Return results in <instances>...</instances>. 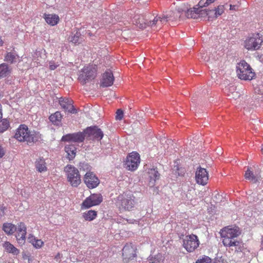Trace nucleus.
Here are the masks:
<instances>
[{
  "label": "nucleus",
  "instance_id": "46",
  "mask_svg": "<svg viewBox=\"0 0 263 263\" xmlns=\"http://www.w3.org/2000/svg\"><path fill=\"white\" fill-rule=\"evenodd\" d=\"M5 154L4 151L2 146L0 145V158H2Z\"/></svg>",
  "mask_w": 263,
  "mask_h": 263
},
{
  "label": "nucleus",
  "instance_id": "29",
  "mask_svg": "<svg viewBox=\"0 0 263 263\" xmlns=\"http://www.w3.org/2000/svg\"><path fill=\"white\" fill-rule=\"evenodd\" d=\"M3 230L8 235H11L16 230V227L11 223H4Z\"/></svg>",
  "mask_w": 263,
  "mask_h": 263
},
{
  "label": "nucleus",
  "instance_id": "15",
  "mask_svg": "<svg viewBox=\"0 0 263 263\" xmlns=\"http://www.w3.org/2000/svg\"><path fill=\"white\" fill-rule=\"evenodd\" d=\"M15 231L16 232L15 237L17 242L21 245H24L25 242L27 234V228L25 223L23 222L18 223Z\"/></svg>",
  "mask_w": 263,
  "mask_h": 263
},
{
  "label": "nucleus",
  "instance_id": "53",
  "mask_svg": "<svg viewBox=\"0 0 263 263\" xmlns=\"http://www.w3.org/2000/svg\"><path fill=\"white\" fill-rule=\"evenodd\" d=\"M261 151H262V154H263V145H262V148H261Z\"/></svg>",
  "mask_w": 263,
  "mask_h": 263
},
{
  "label": "nucleus",
  "instance_id": "19",
  "mask_svg": "<svg viewBox=\"0 0 263 263\" xmlns=\"http://www.w3.org/2000/svg\"><path fill=\"white\" fill-rule=\"evenodd\" d=\"M64 151L67 154L66 158L69 160H72L76 157L77 148L72 144H66L64 147Z\"/></svg>",
  "mask_w": 263,
  "mask_h": 263
},
{
  "label": "nucleus",
  "instance_id": "4",
  "mask_svg": "<svg viewBox=\"0 0 263 263\" xmlns=\"http://www.w3.org/2000/svg\"><path fill=\"white\" fill-rule=\"evenodd\" d=\"M236 72L238 78L243 80H251L255 76L252 68L244 60L237 64Z\"/></svg>",
  "mask_w": 263,
  "mask_h": 263
},
{
  "label": "nucleus",
  "instance_id": "22",
  "mask_svg": "<svg viewBox=\"0 0 263 263\" xmlns=\"http://www.w3.org/2000/svg\"><path fill=\"white\" fill-rule=\"evenodd\" d=\"M148 175L149 178V185L154 186L157 180H158L160 177V174L156 168L149 169Z\"/></svg>",
  "mask_w": 263,
  "mask_h": 263
},
{
  "label": "nucleus",
  "instance_id": "34",
  "mask_svg": "<svg viewBox=\"0 0 263 263\" xmlns=\"http://www.w3.org/2000/svg\"><path fill=\"white\" fill-rule=\"evenodd\" d=\"M195 263H212V259L208 256L203 255L197 259Z\"/></svg>",
  "mask_w": 263,
  "mask_h": 263
},
{
  "label": "nucleus",
  "instance_id": "32",
  "mask_svg": "<svg viewBox=\"0 0 263 263\" xmlns=\"http://www.w3.org/2000/svg\"><path fill=\"white\" fill-rule=\"evenodd\" d=\"M10 126L9 121L7 119H4L0 121V133L6 131Z\"/></svg>",
  "mask_w": 263,
  "mask_h": 263
},
{
  "label": "nucleus",
  "instance_id": "13",
  "mask_svg": "<svg viewBox=\"0 0 263 263\" xmlns=\"http://www.w3.org/2000/svg\"><path fill=\"white\" fill-rule=\"evenodd\" d=\"M84 131L81 132L67 134L63 135L61 139L62 142H72L74 143H81L85 140Z\"/></svg>",
  "mask_w": 263,
  "mask_h": 263
},
{
  "label": "nucleus",
  "instance_id": "41",
  "mask_svg": "<svg viewBox=\"0 0 263 263\" xmlns=\"http://www.w3.org/2000/svg\"><path fill=\"white\" fill-rule=\"evenodd\" d=\"M36 239V238L32 234H29L28 237V241L31 243L33 246L34 245V243H35Z\"/></svg>",
  "mask_w": 263,
  "mask_h": 263
},
{
  "label": "nucleus",
  "instance_id": "23",
  "mask_svg": "<svg viewBox=\"0 0 263 263\" xmlns=\"http://www.w3.org/2000/svg\"><path fill=\"white\" fill-rule=\"evenodd\" d=\"M69 42L78 45L81 44L83 41V39L81 37V34L79 30H77L75 33L72 32L68 37Z\"/></svg>",
  "mask_w": 263,
  "mask_h": 263
},
{
  "label": "nucleus",
  "instance_id": "17",
  "mask_svg": "<svg viewBox=\"0 0 263 263\" xmlns=\"http://www.w3.org/2000/svg\"><path fill=\"white\" fill-rule=\"evenodd\" d=\"M114 80V77L111 71L107 70L102 75L100 86L102 87L110 86L113 84Z\"/></svg>",
  "mask_w": 263,
  "mask_h": 263
},
{
  "label": "nucleus",
  "instance_id": "9",
  "mask_svg": "<svg viewBox=\"0 0 263 263\" xmlns=\"http://www.w3.org/2000/svg\"><path fill=\"white\" fill-rule=\"evenodd\" d=\"M103 201L101 194H92L87 197L81 204L82 209H89L93 206L100 204Z\"/></svg>",
  "mask_w": 263,
  "mask_h": 263
},
{
  "label": "nucleus",
  "instance_id": "28",
  "mask_svg": "<svg viewBox=\"0 0 263 263\" xmlns=\"http://www.w3.org/2000/svg\"><path fill=\"white\" fill-rule=\"evenodd\" d=\"M3 247L7 252L11 253L13 255H18L20 253V250L15 248L12 244L9 241L5 242L3 245Z\"/></svg>",
  "mask_w": 263,
  "mask_h": 263
},
{
  "label": "nucleus",
  "instance_id": "43",
  "mask_svg": "<svg viewBox=\"0 0 263 263\" xmlns=\"http://www.w3.org/2000/svg\"><path fill=\"white\" fill-rule=\"evenodd\" d=\"M59 65H56L54 62L51 61L49 62V68L51 70L55 69Z\"/></svg>",
  "mask_w": 263,
  "mask_h": 263
},
{
  "label": "nucleus",
  "instance_id": "20",
  "mask_svg": "<svg viewBox=\"0 0 263 263\" xmlns=\"http://www.w3.org/2000/svg\"><path fill=\"white\" fill-rule=\"evenodd\" d=\"M259 173V171H256L254 172L248 167L247 170L246 171L245 177L246 179L255 183L259 180L260 177Z\"/></svg>",
  "mask_w": 263,
  "mask_h": 263
},
{
  "label": "nucleus",
  "instance_id": "51",
  "mask_svg": "<svg viewBox=\"0 0 263 263\" xmlns=\"http://www.w3.org/2000/svg\"><path fill=\"white\" fill-rule=\"evenodd\" d=\"M59 254H58L57 256H55V258L59 257Z\"/></svg>",
  "mask_w": 263,
  "mask_h": 263
},
{
  "label": "nucleus",
  "instance_id": "10",
  "mask_svg": "<svg viewBox=\"0 0 263 263\" xmlns=\"http://www.w3.org/2000/svg\"><path fill=\"white\" fill-rule=\"evenodd\" d=\"M137 256V249L132 243H126L122 249L123 261L127 263Z\"/></svg>",
  "mask_w": 263,
  "mask_h": 263
},
{
  "label": "nucleus",
  "instance_id": "50",
  "mask_svg": "<svg viewBox=\"0 0 263 263\" xmlns=\"http://www.w3.org/2000/svg\"><path fill=\"white\" fill-rule=\"evenodd\" d=\"M127 221L129 223H133V221H135V220L134 219H129V220L127 219Z\"/></svg>",
  "mask_w": 263,
  "mask_h": 263
},
{
  "label": "nucleus",
  "instance_id": "44",
  "mask_svg": "<svg viewBox=\"0 0 263 263\" xmlns=\"http://www.w3.org/2000/svg\"><path fill=\"white\" fill-rule=\"evenodd\" d=\"M238 6H237V5H230V10H235V11H236L238 10Z\"/></svg>",
  "mask_w": 263,
  "mask_h": 263
},
{
  "label": "nucleus",
  "instance_id": "5",
  "mask_svg": "<svg viewBox=\"0 0 263 263\" xmlns=\"http://www.w3.org/2000/svg\"><path fill=\"white\" fill-rule=\"evenodd\" d=\"M64 172L66 173L67 180L72 186L77 187L81 182V175L79 170L71 164H67L64 167Z\"/></svg>",
  "mask_w": 263,
  "mask_h": 263
},
{
  "label": "nucleus",
  "instance_id": "36",
  "mask_svg": "<svg viewBox=\"0 0 263 263\" xmlns=\"http://www.w3.org/2000/svg\"><path fill=\"white\" fill-rule=\"evenodd\" d=\"M79 168L81 171L83 170L87 172L90 171L91 166L87 163L80 162L79 164Z\"/></svg>",
  "mask_w": 263,
  "mask_h": 263
},
{
  "label": "nucleus",
  "instance_id": "42",
  "mask_svg": "<svg viewBox=\"0 0 263 263\" xmlns=\"http://www.w3.org/2000/svg\"><path fill=\"white\" fill-rule=\"evenodd\" d=\"M7 208L4 205H0V218L4 216Z\"/></svg>",
  "mask_w": 263,
  "mask_h": 263
},
{
  "label": "nucleus",
  "instance_id": "47",
  "mask_svg": "<svg viewBox=\"0 0 263 263\" xmlns=\"http://www.w3.org/2000/svg\"><path fill=\"white\" fill-rule=\"evenodd\" d=\"M260 249L263 251V235L261 236V238Z\"/></svg>",
  "mask_w": 263,
  "mask_h": 263
},
{
  "label": "nucleus",
  "instance_id": "6",
  "mask_svg": "<svg viewBox=\"0 0 263 263\" xmlns=\"http://www.w3.org/2000/svg\"><path fill=\"white\" fill-rule=\"evenodd\" d=\"M97 73V69L93 65L84 66L80 71L78 80L81 84L84 85L91 79H93Z\"/></svg>",
  "mask_w": 263,
  "mask_h": 263
},
{
  "label": "nucleus",
  "instance_id": "18",
  "mask_svg": "<svg viewBox=\"0 0 263 263\" xmlns=\"http://www.w3.org/2000/svg\"><path fill=\"white\" fill-rule=\"evenodd\" d=\"M59 102L61 107L65 111H68L70 113H76V109L72 105L73 101L71 99L67 98L61 97L59 99Z\"/></svg>",
  "mask_w": 263,
  "mask_h": 263
},
{
  "label": "nucleus",
  "instance_id": "45",
  "mask_svg": "<svg viewBox=\"0 0 263 263\" xmlns=\"http://www.w3.org/2000/svg\"><path fill=\"white\" fill-rule=\"evenodd\" d=\"M140 15H135L134 17H133V18L135 20V21L137 20H139L138 22L137 21H136V23H140L141 22H142V21H141L140 20Z\"/></svg>",
  "mask_w": 263,
  "mask_h": 263
},
{
  "label": "nucleus",
  "instance_id": "48",
  "mask_svg": "<svg viewBox=\"0 0 263 263\" xmlns=\"http://www.w3.org/2000/svg\"><path fill=\"white\" fill-rule=\"evenodd\" d=\"M3 114H2V105L0 104V119L2 118Z\"/></svg>",
  "mask_w": 263,
  "mask_h": 263
},
{
  "label": "nucleus",
  "instance_id": "35",
  "mask_svg": "<svg viewBox=\"0 0 263 263\" xmlns=\"http://www.w3.org/2000/svg\"><path fill=\"white\" fill-rule=\"evenodd\" d=\"M173 171L179 176H183L185 173L184 168L180 167L178 163L174 166Z\"/></svg>",
  "mask_w": 263,
  "mask_h": 263
},
{
  "label": "nucleus",
  "instance_id": "26",
  "mask_svg": "<svg viewBox=\"0 0 263 263\" xmlns=\"http://www.w3.org/2000/svg\"><path fill=\"white\" fill-rule=\"evenodd\" d=\"M62 116L60 111H56L51 114L49 119L50 121L54 125L59 126L61 124Z\"/></svg>",
  "mask_w": 263,
  "mask_h": 263
},
{
  "label": "nucleus",
  "instance_id": "14",
  "mask_svg": "<svg viewBox=\"0 0 263 263\" xmlns=\"http://www.w3.org/2000/svg\"><path fill=\"white\" fill-rule=\"evenodd\" d=\"M30 131L25 124H21L16 130L14 138L20 142H27Z\"/></svg>",
  "mask_w": 263,
  "mask_h": 263
},
{
  "label": "nucleus",
  "instance_id": "52",
  "mask_svg": "<svg viewBox=\"0 0 263 263\" xmlns=\"http://www.w3.org/2000/svg\"><path fill=\"white\" fill-rule=\"evenodd\" d=\"M59 254H58L57 256H55V258L59 257Z\"/></svg>",
  "mask_w": 263,
  "mask_h": 263
},
{
  "label": "nucleus",
  "instance_id": "39",
  "mask_svg": "<svg viewBox=\"0 0 263 263\" xmlns=\"http://www.w3.org/2000/svg\"><path fill=\"white\" fill-rule=\"evenodd\" d=\"M149 263H162L160 256L157 255L153 259H149Z\"/></svg>",
  "mask_w": 263,
  "mask_h": 263
},
{
  "label": "nucleus",
  "instance_id": "3",
  "mask_svg": "<svg viewBox=\"0 0 263 263\" xmlns=\"http://www.w3.org/2000/svg\"><path fill=\"white\" fill-rule=\"evenodd\" d=\"M135 197L127 192L120 194L115 200V204L120 210L131 211L135 204Z\"/></svg>",
  "mask_w": 263,
  "mask_h": 263
},
{
  "label": "nucleus",
  "instance_id": "8",
  "mask_svg": "<svg viewBox=\"0 0 263 263\" xmlns=\"http://www.w3.org/2000/svg\"><path fill=\"white\" fill-rule=\"evenodd\" d=\"M199 245L198 237L194 234L187 235L183 240V247L188 252H193Z\"/></svg>",
  "mask_w": 263,
  "mask_h": 263
},
{
  "label": "nucleus",
  "instance_id": "30",
  "mask_svg": "<svg viewBox=\"0 0 263 263\" xmlns=\"http://www.w3.org/2000/svg\"><path fill=\"white\" fill-rule=\"evenodd\" d=\"M82 217L86 221H92L97 217V212L91 210L86 211L82 214Z\"/></svg>",
  "mask_w": 263,
  "mask_h": 263
},
{
  "label": "nucleus",
  "instance_id": "1",
  "mask_svg": "<svg viewBox=\"0 0 263 263\" xmlns=\"http://www.w3.org/2000/svg\"><path fill=\"white\" fill-rule=\"evenodd\" d=\"M241 231L238 227H227L221 230L220 235L225 247H239L240 242L237 240Z\"/></svg>",
  "mask_w": 263,
  "mask_h": 263
},
{
  "label": "nucleus",
  "instance_id": "11",
  "mask_svg": "<svg viewBox=\"0 0 263 263\" xmlns=\"http://www.w3.org/2000/svg\"><path fill=\"white\" fill-rule=\"evenodd\" d=\"M84 131L85 138H89L93 140L100 141L104 136L102 130L96 126L87 127Z\"/></svg>",
  "mask_w": 263,
  "mask_h": 263
},
{
  "label": "nucleus",
  "instance_id": "12",
  "mask_svg": "<svg viewBox=\"0 0 263 263\" xmlns=\"http://www.w3.org/2000/svg\"><path fill=\"white\" fill-rule=\"evenodd\" d=\"M84 182L89 189L97 187L100 184V180L92 172H86L83 178Z\"/></svg>",
  "mask_w": 263,
  "mask_h": 263
},
{
  "label": "nucleus",
  "instance_id": "24",
  "mask_svg": "<svg viewBox=\"0 0 263 263\" xmlns=\"http://www.w3.org/2000/svg\"><path fill=\"white\" fill-rule=\"evenodd\" d=\"M42 135L39 132L33 131L30 132L27 142L28 143H36L42 141Z\"/></svg>",
  "mask_w": 263,
  "mask_h": 263
},
{
  "label": "nucleus",
  "instance_id": "7",
  "mask_svg": "<svg viewBox=\"0 0 263 263\" xmlns=\"http://www.w3.org/2000/svg\"><path fill=\"white\" fill-rule=\"evenodd\" d=\"M140 163V155L136 152H133L127 156L124 166L128 171H135L138 168Z\"/></svg>",
  "mask_w": 263,
  "mask_h": 263
},
{
  "label": "nucleus",
  "instance_id": "27",
  "mask_svg": "<svg viewBox=\"0 0 263 263\" xmlns=\"http://www.w3.org/2000/svg\"><path fill=\"white\" fill-rule=\"evenodd\" d=\"M18 58V55L15 52H9L5 54L4 61L8 64H12L17 62Z\"/></svg>",
  "mask_w": 263,
  "mask_h": 263
},
{
  "label": "nucleus",
  "instance_id": "49",
  "mask_svg": "<svg viewBox=\"0 0 263 263\" xmlns=\"http://www.w3.org/2000/svg\"><path fill=\"white\" fill-rule=\"evenodd\" d=\"M3 44V41L2 39V37L0 36V46H2Z\"/></svg>",
  "mask_w": 263,
  "mask_h": 263
},
{
  "label": "nucleus",
  "instance_id": "38",
  "mask_svg": "<svg viewBox=\"0 0 263 263\" xmlns=\"http://www.w3.org/2000/svg\"><path fill=\"white\" fill-rule=\"evenodd\" d=\"M166 17H165V16H162V17H160V16L157 17L156 16L153 20L152 26H153V25H155L157 23V22L158 21V20H160V22H162L164 21H166Z\"/></svg>",
  "mask_w": 263,
  "mask_h": 263
},
{
  "label": "nucleus",
  "instance_id": "16",
  "mask_svg": "<svg viewBox=\"0 0 263 263\" xmlns=\"http://www.w3.org/2000/svg\"><path fill=\"white\" fill-rule=\"evenodd\" d=\"M195 179L198 184L205 185L209 180L208 173L206 169L199 167L196 172Z\"/></svg>",
  "mask_w": 263,
  "mask_h": 263
},
{
  "label": "nucleus",
  "instance_id": "33",
  "mask_svg": "<svg viewBox=\"0 0 263 263\" xmlns=\"http://www.w3.org/2000/svg\"><path fill=\"white\" fill-rule=\"evenodd\" d=\"M224 10V7L223 5H219L217 7L215 8L214 9L212 10V11H214V15L215 17H217L218 16L221 15Z\"/></svg>",
  "mask_w": 263,
  "mask_h": 263
},
{
  "label": "nucleus",
  "instance_id": "31",
  "mask_svg": "<svg viewBox=\"0 0 263 263\" xmlns=\"http://www.w3.org/2000/svg\"><path fill=\"white\" fill-rule=\"evenodd\" d=\"M10 73V69L6 63L0 64V79L8 76Z\"/></svg>",
  "mask_w": 263,
  "mask_h": 263
},
{
  "label": "nucleus",
  "instance_id": "21",
  "mask_svg": "<svg viewBox=\"0 0 263 263\" xmlns=\"http://www.w3.org/2000/svg\"><path fill=\"white\" fill-rule=\"evenodd\" d=\"M44 18L46 22L49 25L54 26L58 24L60 21V17L58 15L55 14H44Z\"/></svg>",
  "mask_w": 263,
  "mask_h": 263
},
{
  "label": "nucleus",
  "instance_id": "40",
  "mask_svg": "<svg viewBox=\"0 0 263 263\" xmlns=\"http://www.w3.org/2000/svg\"><path fill=\"white\" fill-rule=\"evenodd\" d=\"M116 119L117 120H121L123 117V112L121 109H118L116 112Z\"/></svg>",
  "mask_w": 263,
  "mask_h": 263
},
{
  "label": "nucleus",
  "instance_id": "2",
  "mask_svg": "<svg viewBox=\"0 0 263 263\" xmlns=\"http://www.w3.org/2000/svg\"><path fill=\"white\" fill-rule=\"evenodd\" d=\"M263 44V35L258 32L249 34L243 41V47L248 51L259 50Z\"/></svg>",
  "mask_w": 263,
  "mask_h": 263
},
{
  "label": "nucleus",
  "instance_id": "37",
  "mask_svg": "<svg viewBox=\"0 0 263 263\" xmlns=\"http://www.w3.org/2000/svg\"><path fill=\"white\" fill-rule=\"evenodd\" d=\"M34 245L33 247L35 249H40L43 247V246L44 244V242L41 239H39L36 238L35 240V243H34Z\"/></svg>",
  "mask_w": 263,
  "mask_h": 263
},
{
  "label": "nucleus",
  "instance_id": "25",
  "mask_svg": "<svg viewBox=\"0 0 263 263\" xmlns=\"http://www.w3.org/2000/svg\"><path fill=\"white\" fill-rule=\"evenodd\" d=\"M35 166L36 170L40 173L45 172L47 170L46 163L43 158H39L36 159L35 162Z\"/></svg>",
  "mask_w": 263,
  "mask_h": 263
}]
</instances>
